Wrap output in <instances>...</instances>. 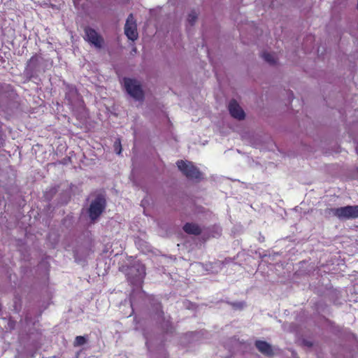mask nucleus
<instances>
[{
	"label": "nucleus",
	"instance_id": "nucleus-1",
	"mask_svg": "<svg viewBox=\"0 0 358 358\" xmlns=\"http://www.w3.org/2000/svg\"><path fill=\"white\" fill-rule=\"evenodd\" d=\"M176 165L187 179L196 181L202 179V173L193 162L180 159L177 161Z\"/></svg>",
	"mask_w": 358,
	"mask_h": 358
},
{
	"label": "nucleus",
	"instance_id": "nucleus-2",
	"mask_svg": "<svg viewBox=\"0 0 358 358\" xmlns=\"http://www.w3.org/2000/svg\"><path fill=\"white\" fill-rule=\"evenodd\" d=\"M328 210L341 220L358 218V205L329 208Z\"/></svg>",
	"mask_w": 358,
	"mask_h": 358
},
{
	"label": "nucleus",
	"instance_id": "nucleus-3",
	"mask_svg": "<svg viewBox=\"0 0 358 358\" xmlns=\"http://www.w3.org/2000/svg\"><path fill=\"white\" fill-rule=\"evenodd\" d=\"M124 85L127 92L136 101L144 99V92L140 83L132 78H124Z\"/></svg>",
	"mask_w": 358,
	"mask_h": 358
},
{
	"label": "nucleus",
	"instance_id": "nucleus-4",
	"mask_svg": "<svg viewBox=\"0 0 358 358\" xmlns=\"http://www.w3.org/2000/svg\"><path fill=\"white\" fill-rule=\"evenodd\" d=\"M145 274V267L144 265H135L129 268L127 278L131 284L138 285L142 284Z\"/></svg>",
	"mask_w": 358,
	"mask_h": 358
},
{
	"label": "nucleus",
	"instance_id": "nucleus-5",
	"mask_svg": "<svg viewBox=\"0 0 358 358\" xmlns=\"http://www.w3.org/2000/svg\"><path fill=\"white\" fill-rule=\"evenodd\" d=\"M84 39L97 49H101L104 44L103 38L93 28L85 27Z\"/></svg>",
	"mask_w": 358,
	"mask_h": 358
},
{
	"label": "nucleus",
	"instance_id": "nucleus-6",
	"mask_svg": "<svg viewBox=\"0 0 358 358\" xmlns=\"http://www.w3.org/2000/svg\"><path fill=\"white\" fill-rule=\"evenodd\" d=\"M106 200L101 196H97L90 204L89 216L92 221L96 220L104 211Z\"/></svg>",
	"mask_w": 358,
	"mask_h": 358
},
{
	"label": "nucleus",
	"instance_id": "nucleus-7",
	"mask_svg": "<svg viewBox=\"0 0 358 358\" xmlns=\"http://www.w3.org/2000/svg\"><path fill=\"white\" fill-rule=\"evenodd\" d=\"M124 34L132 41H136L138 37L136 21L132 13H130L127 18L124 24Z\"/></svg>",
	"mask_w": 358,
	"mask_h": 358
},
{
	"label": "nucleus",
	"instance_id": "nucleus-8",
	"mask_svg": "<svg viewBox=\"0 0 358 358\" xmlns=\"http://www.w3.org/2000/svg\"><path fill=\"white\" fill-rule=\"evenodd\" d=\"M229 110L231 115L236 119L241 120L245 118V112L235 99L230 101L229 103Z\"/></svg>",
	"mask_w": 358,
	"mask_h": 358
},
{
	"label": "nucleus",
	"instance_id": "nucleus-9",
	"mask_svg": "<svg viewBox=\"0 0 358 358\" xmlns=\"http://www.w3.org/2000/svg\"><path fill=\"white\" fill-rule=\"evenodd\" d=\"M255 346L257 350L264 355L271 357L273 355L271 345L266 341H257L255 342Z\"/></svg>",
	"mask_w": 358,
	"mask_h": 358
},
{
	"label": "nucleus",
	"instance_id": "nucleus-10",
	"mask_svg": "<svg viewBox=\"0 0 358 358\" xmlns=\"http://www.w3.org/2000/svg\"><path fill=\"white\" fill-rule=\"evenodd\" d=\"M182 229L185 233L195 236L200 235L202 231L199 225L193 222H187Z\"/></svg>",
	"mask_w": 358,
	"mask_h": 358
},
{
	"label": "nucleus",
	"instance_id": "nucleus-11",
	"mask_svg": "<svg viewBox=\"0 0 358 358\" xmlns=\"http://www.w3.org/2000/svg\"><path fill=\"white\" fill-rule=\"evenodd\" d=\"M262 58L269 64L273 65L276 63V58L274 54L264 52L262 55Z\"/></svg>",
	"mask_w": 358,
	"mask_h": 358
},
{
	"label": "nucleus",
	"instance_id": "nucleus-12",
	"mask_svg": "<svg viewBox=\"0 0 358 358\" xmlns=\"http://www.w3.org/2000/svg\"><path fill=\"white\" fill-rule=\"evenodd\" d=\"M38 64V58L36 55L32 56L27 62V67L35 69Z\"/></svg>",
	"mask_w": 358,
	"mask_h": 358
},
{
	"label": "nucleus",
	"instance_id": "nucleus-13",
	"mask_svg": "<svg viewBox=\"0 0 358 358\" xmlns=\"http://www.w3.org/2000/svg\"><path fill=\"white\" fill-rule=\"evenodd\" d=\"M86 343H87V339L85 336H78L76 337V338L74 340L73 345H74V347L82 346L84 344H85Z\"/></svg>",
	"mask_w": 358,
	"mask_h": 358
},
{
	"label": "nucleus",
	"instance_id": "nucleus-14",
	"mask_svg": "<svg viewBox=\"0 0 358 358\" xmlns=\"http://www.w3.org/2000/svg\"><path fill=\"white\" fill-rule=\"evenodd\" d=\"M114 148L117 154L120 155L122 152V145L120 138H117L114 143Z\"/></svg>",
	"mask_w": 358,
	"mask_h": 358
},
{
	"label": "nucleus",
	"instance_id": "nucleus-15",
	"mask_svg": "<svg viewBox=\"0 0 358 358\" xmlns=\"http://www.w3.org/2000/svg\"><path fill=\"white\" fill-rule=\"evenodd\" d=\"M196 19L197 15L194 12H192L191 13H189L187 17L188 22L189 23L190 25H194Z\"/></svg>",
	"mask_w": 358,
	"mask_h": 358
},
{
	"label": "nucleus",
	"instance_id": "nucleus-16",
	"mask_svg": "<svg viewBox=\"0 0 358 358\" xmlns=\"http://www.w3.org/2000/svg\"><path fill=\"white\" fill-rule=\"evenodd\" d=\"M306 345H308V346H311L312 343H307Z\"/></svg>",
	"mask_w": 358,
	"mask_h": 358
},
{
	"label": "nucleus",
	"instance_id": "nucleus-17",
	"mask_svg": "<svg viewBox=\"0 0 358 358\" xmlns=\"http://www.w3.org/2000/svg\"><path fill=\"white\" fill-rule=\"evenodd\" d=\"M167 323H169V326H170L171 328L172 329V327H171V324L169 323V321H167Z\"/></svg>",
	"mask_w": 358,
	"mask_h": 358
},
{
	"label": "nucleus",
	"instance_id": "nucleus-18",
	"mask_svg": "<svg viewBox=\"0 0 358 358\" xmlns=\"http://www.w3.org/2000/svg\"><path fill=\"white\" fill-rule=\"evenodd\" d=\"M357 172H358V167L357 168Z\"/></svg>",
	"mask_w": 358,
	"mask_h": 358
}]
</instances>
